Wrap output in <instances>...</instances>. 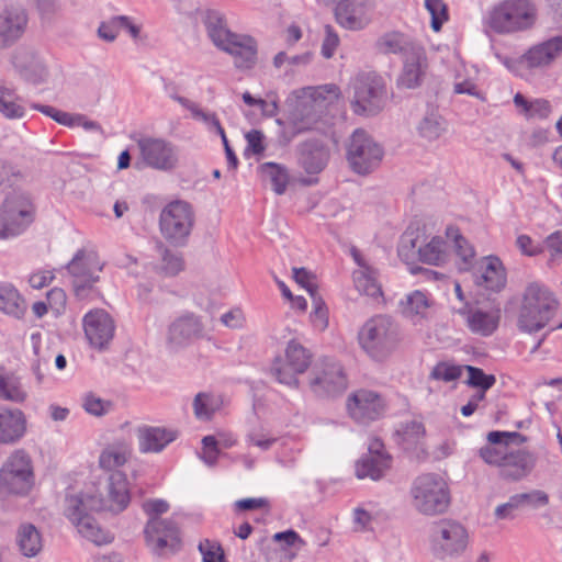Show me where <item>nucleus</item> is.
<instances>
[{
  "mask_svg": "<svg viewBox=\"0 0 562 562\" xmlns=\"http://www.w3.org/2000/svg\"><path fill=\"white\" fill-rule=\"evenodd\" d=\"M358 340L366 353L375 361H384L401 341L398 325L387 316H375L364 323Z\"/></svg>",
  "mask_w": 562,
  "mask_h": 562,
  "instance_id": "nucleus-1",
  "label": "nucleus"
},
{
  "mask_svg": "<svg viewBox=\"0 0 562 562\" xmlns=\"http://www.w3.org/2000/svg\"><path fill=\"white\" fill-rule=\"evenodd\" d=\"M409 495L413 508L425 516L446 513L451 502L448 484L436 473L418 475L412 483Z\"/></svg>",
  "mask_w": 562,
  "mask_h": 562,
  "instance_id": "nucleus-2",
  "label": "nucleus"
},
{
  "mask_svg": "<svg viewBox=\"0 0 562 562\" xmlns=\"http://www.w3.org/2000/svg\"><path fill=\"white\" fill-rule=\"evenodd\" d=\"M95 501L97 495L91 493L67 495L64 512L85 538L101 546L110 543L113 536L108 530L102 529L93 518L92 513L101 512L95 506Z\"/></svg>",
  "mask_w": 562,
  "mask_h": 562,
  "instance_id": "nucleus-3",
  "label": "nucleus"
},
{
  "mask_svg": "<svg viewBox=\"0 0 562 562\" xmlns=\"http://www.w3.org/2000/svg\"><path fill=\"white\" fill-rule=\"evenodd\" d=\"M557 308L553 293L547 286L532 282L525 290L518 326L522 331H538L549 323Z\"/></svg>",
  "mask_w": 562,
  "mask_h": 562,
  "instance_id": "nucleus-4",
  "label": "nucleus"
},
{
  "mask_svg": "<svg viewBox=\"0 0 562 562\" xmlns=\"http://www.w3.org/2000/svg\"><path fill=\"white\" fill-rule=\"evenodd\" d=\"M536 5L530 0H504L485 18V25L497 34L525 31L535 24Z\"/></svg>",
  "mask_w": 562,
  "mask_h": 562,
  "instance_id": "nucleus-5",
  "label": "nucleus"
},
{
  "mask_svg": "<svg viewBox=\"0 0 562 562\" xmlns=\"http://www.w3.org/2000/svg\"><path fill=\"white\" fill-rule=\"evenodd\" d=\"M34 484L32 459L23 449L14 450L0 469V497L26 495Z\"/></svg>",
  "mask_w": 562,
  "mask_h": 562,
  "instance_id": "nucleus-6",
  "label": "nucleus"
},
{
  "mask_svg": "<svg viewBox=\"0 0 562 562\" xmlns=\"http://www.w3.org/2000/svg\"><path fill=\"white\" fill-rule=\"evenodd\" d=\"M193 224L194 211L186 201H172L160 212V233L173 246L182 247L187 244Z\"/></svg>",
  "mask_w": 562,
  "mask_h": 562,
  "instance_id": "nucleus-7",
  "label": "nucleus"
},
{
  "mask_svg": "<svg viewBox=\"0 0 562 562\" xmlns=\"http://www.w3.org/2000/svg\"><path fill=\"white\" fill-rule=\"evenodd\" d=\"M383 155L382 146L366 131L356 130L350 136L347 161L353 172L361 176L371 173L381 164Z\"/></svg>",
  "mask_w": 562,
  "mask_h": 562,
  "instance_id": "nucleus-8",
  "label": "nucleus"
},
{
  "mask_svg": "<svg viewBox=\"0 0 562 562\" xmlns=\"http://www.w3.org/2000/svg\"><path fill=\"white\" fill-rule=\"evenodd\" d=\"M351 89L353 91L351 106L355 113L374 115L382 110L385 85L379 75L374 72L358 75L351 83Z\"/></svg>",
  "mask_w": 562,
  "mask_h": 562,
  "instance_id": "nucleus-9",
  "label": "nucleus"
},
{
  "mask_svg": "<svg viewBox=\"0 0 562 562\" xmlns=\"http://www.w3.org/2000/svg\"><path fill=\"white\" fill-rule=\"evenodd\" d=\"M32 202L23 192L8 195L0 207V239L21 234L33 221Z\"/></svg>",
  "mask_w": 562,
  "mask_h": 562,
  "instance_id": "nucleus-10",
  "label": "nucleus"
},
{
  "mask_svg": "<svg viewBox=\"0 0 562 562\" xmlns=\"http://www.w3.org/2000/svg\"><path fill=\"white\" fill-rule=\"evenodd\" d=\"M312 362V353L295 340L289 341L284 359H274L271 373L279 383L290 387L299 386L297 374L304 373Z\"/></svg>",
  "mask_w": 562,
  "mask_h": 562,
  "instance_id": "nucleus-11",
  "label": "nucleus"
},
{
  "mask_svg": "<svg viewBox=\"0 0 562 562\" xmlns=\"http://www.w3.org/2000/svg\"><path fill=\"white\" fill-rule=\"evenodd\" d=\"M431 540L434 554L439 559H445L464 551L468 533L459 521L441 519L432 524Z\"/></svg>",
  "mask_w": 562,
  "mask_h": 562,
  "instance_id": "nucleus-12",
  "label": "nucleus"
},
{
  "mask_svg": "<svg viewBox=\"0 0 562 562\" xmlns=\"http://www.w3.org/2000/svg\"><path fill=\"white\" fill-rule=\"evenodd\" d=\"M310 387L318 397L336 396L347 387V379L339 363L325 358L311 372Z\"/></svg>",
  "mask_w": 562,
  "mask_h": 562,
  "instance_id": "nucleus-13",
  "label": "nucleus"
},
{
  "mask_svg": "<svg viewBox=\"0 0 562 562\" xmlns=\"http://www.w3.org/2000/svg\"><path fill=\"white\" fill-rule=\"evenodd\" d=\"M66 268L72 278L75 294L81 299L99 281L98 272L102 271L103 263L97 252L80 249Z\"/></svg>",
  "mask_w": 562,
  "mask_h": 562,
  "instance_id": "nucleus-14",
  "label": "nucleus"
},
{
  "mask_svg": "<svg viewBox=\"0 0 562 562\" xmlns=\"http://www.w3.org/2000/svg\"><path fill=\"white\" fill-rule=\"evenodd\" d=\"M142 162L149 168L170 171L178 165V151L175 145L164 138L142 137L137 140Z\"/></svg>",
  "mask_w": 562,
  "mask_h": 562,
  "instance_id": "nucleus-15",
  "label": "nucleus"
},
{
  "mask_svg": "<svg viewBox=\"0 0 562 562\" xmlns=\"http://www.w3.org/2000/svg\"><path fill=\"white\" fill-rule=\"evenodd\" d=\"M346 407L350 418L360 424H368L385 414L386 402L380 393L360 389L348 396Z\"/></svg>",
  "mask_w": 562,
  "mask_h": 562,
  "instance_id": "nucleus-16",
  "label": "nucleus"
},
{
  "mask_svg": "<svg viewBox=\"0 0 562 562\" xmlns=\"http://www.w3.org/2000/svg\"><path fill=\"white\" fill-rule=\"evenodd\" d=\"M131 503L130 484L126 474L122 471L110 473L104 492L97 495L95 506L102 512L120 514L124 512Z\"/></svg>",
  "mask_w": 562,
  "mask_h": 562,
  "instance_id": "nucleus-17",
  "label": "nucleus"
},
{
  "mask_svg": "<svg viewBox=\"0 0 562 562\" xmlns=\"http://www.w3.org/2000/svg\"><path fill=\"white\" fill-rule=\"evenodd\" d=\"M144 535L148 547L157 554L165 550L176 552L180 549L179 527L172 519H148Z\"/></svg>",
  "mask_w": 562,
  "mask_h": 562,
  "instance_id": "nucleus-18",
  "label": "nucleus"
},
{
  "mask_svg": "<svg viewBox=\"0 0 562 562\" xmlns=\"http://www.w3.org/2000/svg\"><path fill=\"white\" fill-rule=\"evenodd\" d=\"M29 23L26 10L21 5H9L0 12V48H8L24 34Z\"/></svg>",
  "mask_w": 562,
  "mask_h": 562,
  "instance_id": "nucleus-19",
  "label": "nucleus"
},
{
  "mask_svg": "<svg viewBox=\"0 0 562 562\" xmlns=\"http://www.w3.org/2000/svg\"><path fill=\"white\" fill-rule=\"evenodd\" d=\"M12 64L23 79L34 85L46 81L48 77L44 60L32 48H16L12 55Z\"/></svg>",
  "mask_w": 562,
  "mask_h": 562,
  "instance_id": "nucleus-20",
  "label": "nucleus"
},
{
  "mask_svg": "<svg viewBox=\"0 0 562 562\" xmlns=\"http://www.w3.org/2000/svg\"><path fill=\"white\" fill-rule=\"evenodd\" d=\"M456 312L464 317L465 325L471 333L483 337L491 336L497 329L501 319L498 308L484 311L469 303H465L463 307Z\"/></svg>",
  "mask_w": 562,
  "mask_h": 562,
  "instance_id": "nucleus-21",
  "label": "nucleus"
},
{
  "mask_svg": "<svg viewBox=\"0 0 562 562\" xmlns=\"http://www.w3.org/2000/svg\"><path fill=\"white\" fill-rule=\"evenodd\" d=\"M83 329L90 345L102 349L113 338L114 323L105 311L95 310L85 316Z\"/></svg>",
  "mask_w": 562,
  "mask_h": 562,
  "instance_id": "nucleus-22",
  "label": "nucleus"
},
{
  "mask_svg": "<svg viewBox=\"0 0 562 562\" xmlns=\"http://www.w3.org/2000/svg\"><path fill=\"white\" fill-rule=\"evenodd\" d=\"M218 49L232 55L237 68L249 69L257 61V42L249 35L234 33Z\"/></svg>",
  "mask_w": 562,
  "mask_h": 562,
  "instance_id": "nucleus-23",
  "label": "nucleus"
},
{
  "mask_svg": "<svg viewBox=\"0 0 562 562\" xmlns=\"http://www.w3.org/2000/svg\"><path fill=\"white\" fill-rule=\"evenodd\" d=\"M487 440L490 445L482 447L479 451V454L485 463L499 468L505 454L509 449L508 443L522 442L526 440V437L515 431L509 432L495 430L488 432Z\"/></svg>",
  "mask_w": 562,
  "mask_h": 562,
  "instance_id": "nucleus-24",
  "label": "nucleus"
},
{
  "mask_svg": "<svg viewBox=\"0 0 562 562\" xmlns=\"http://www.w3.org/2000/svg\"><path fill=\"white\" fill-rule=\"evenodd\" d=\"M533 456L521 449H508L501 463L499 476L506 481H519L526 477L535 467Z\"/></svg>",
  "mask_w": 562,
  "mask_h": 562,
  "instance_id": "nucleus-25",
  "label": "nucleus"
},
{
  "mask_svg": "<svg viewBox=\"0 0 562 562\" xmlns=\"http://www.w3.org/2000/svg\"><path fill=\"white\" fill-rule=\"evenodd\" d=\"M202 333L203 325L200 319L193 314H187L169 326L167 341L171 348H179L201 337Z\"/></svg>",
  "mask_w": 562,
  "mask_h": 562,
  "instance_id": "nucleus-26",
  "label": "nucleus"
},
{
  "mask_svg": "<svg viewBox=\"0 0 562 562\" xmlns=\"http://www.w3.org/2000/svg\"><path fill=\"white\" fill-rule=\"evenodd\" d=\"M26 432V417L19 408L0 406V443L13 445Z\"/></svg>",
  "mask_w": 562,
  "mask_h": 562,
  "instance_id": "nucleus-27",
  "label": "nucleus"
},
{
  "mask_svg": "<svg viewBox=\"0 0 562 562\" xmlns=\"http://www.w3.org/2000/svg\"><path fill=\"white\" fill-rule=\"evenodd\" d=\"M329 150L318 139H308L299 146V165L308 175L321 172L327 165Z\"/></svg>",
  "mask_w": 562,
  "mask_h": 562,
  "instance_id": "nucleus-28",
  "label": "nucleus"
},
{
  "mask_svg": "<svg viewBox=\"0 0 562 562\" xmlns=\"http://www.w3.org/2000/svg\"><path fill=\"white\" fill-rule=\"evenodd\" d=\"M323 113V104L316 98L302 99L297 101L291 113L293 125L292 135L310 131L318 122Z\"/></svg>",
  "mask_w": 562,
  "mask_h": 562,
  "instance_id": "nucleus-29",
  "label": "nucleus"
},
{
  "mask_svg": "<svg viewBox=\"0 0 562 562\" xmlns=\"http://www.w3.org/2000/svg\"><path fill=\"white\" fill-rule=\"evenodd\" d=\"M426 68L427 58L424 48H413V54L404 58V66L397 79V86L406 89L419 87L425 76Z\"/></svg>",
  "mask_w": 562,
  "mask_h": 562,
  "instance_id": "nucleus-30",
  "label": "nucleus"
},
{
  "mask_svg": "<svg viewBox=\"0 0 562 562\" xmlns=\"http://www.w3.org/2000/svg\"><path fill=\"white\" fill-rule=\"evenodd\" d=\"M474 283L492 292L503 290L506 285V273L502 261L494 256L486 257L480 272L474 276Z\"/></svg>",
  "mask_w": 562,
  "mask_h": 562,
  "instance_id": "nucleus-31",
  "label": "nucleus"
},
{
  "mask_svg": "<svg viewBox=\"0 0 562 562\" xmlns=\"http://www.w3.org/2000/svg\"><path fill=\"white\" fill-rule=\"evenodd\" d=\"M33 109L40 111L41 113L49 116L58 124L74 127V126H82L86 131H94L102 133V126L97 122L89 120L83 114H71L68 112L60 111L54 106L33 103L31 105Z\"/></svg>",
  "mask_w": 562,
  "mask_h": 562,
  "instance_id": "nucleus-32",
  "label": "nucleus"
},
{
  "mask_svg": "<svg viewBox=\"0 0 562 562\" xmlns=\"http://www.w3.org/2000/svg\"><path fill=\"white\" fill-rule=\"evenodd\" d=\"M201 21L209 38L217 48L224 45L225 41L229 40L231 35L234 34L227 27L225 15L217 10L207 9L203 11L201 13Z\"/></svg>",
  "mask_w": 562,
  "mask_h": 562,
  "instance_id": "nucleus-33",
  "label": "nucleus"
},
{
  "mask_svg": "<svg viewBox=\"0 0 562 562\" xmlns=\"http://www.w3.org/2000/svg\"><path fill=\"white\" fill-rule=\"evenodd\" d=\"M159 259L154 265V271L162 277L172 278L184 269V260L180 251L168 248L162 241L156 244Z\"/></svg>",
  "mask_w": 562,
  "mask_h": 562,
  "instance_id": "nucleus-34",
  "label": "nucleus"
},
{
  "mask_svg": "<svg viewBox=\"0 0 562 562\" xmlns=\"http://www.w3.org/2000/svg\"><path fill=\"white\" fill-rule=\"evenodd\" d=\"M561 52L562 35H559L531 47L524 57L529 67H541L550 64Z\"/></svg>",
  "mask_w": 562,
  "mask_h": 562,
  "instance_id": "nucleus-35",
  "label": "nucleus"
},
{
  "mask_svg": "<svg viewBox=\"0 0 562 562\" xmlns=\"http://www.w3.org/2000/svg\"><path fill=\"white\" fill-rule=\"evenodd\" d=\"M142 452H160L176 439V432L161 427H144L138 430Z\"/></svg>",
  "mask_w": 562,
  "mask_h": 562,
  "instance_id": "nucleus-36",
  "label": "nucleus"
},
{
  "mask_svg": "<svg viewBox=\"0 0 562 562\" xmlns=\"http://www.w3.org/2000/svg\"><path fill=\"white\" fill-rule=\"evenodd\" d=\"M258 172L261 180L270 183L271 189L278 195L285 192L290 181V175L285 166L272 161L263 162L258 167Z\"/></svg>",
  "mask_w": 562,
  "mask_h": 562,
  "instance_id": "nucleus-37",
  "label": "nucleus"
},
{
  "mask_svg": "<svg viewBox=\"0 0 562 562\" xmlns=\"http://www.w3.org/2000/svg\"><path fill=\"white\" fill-rule=\"evenodd\" d=\"M0 398L13 403H23L27 398V392L21 379L14 373L0 367Z\"/></svg>",
  "mask_w": 562,
  "mask_h": 562,
  "instance_id": "nucleus-38",
  "label": "nucleus"
},
{
  "mask_svg": "<svg viewBox=\"0 0 562 562\" xmlns=\"http://www.w3.org/2000/svg\"><path fill=\"white\" fill-rule=\"evenodd\" d=\"M16 546L19 551L26 558L37 555L42 548V536L32 524H22L16 531Z\"/></svg>",
  "mask_w": 562,
  "mask_h": 562,
  "instance_id": "nucleus-39",
  "label": "nucleus"
},
{
  "mask_svg": "<svg viewBox=\"0 0 562 562\" xmlns=\"http://www.w3.org/2000/svg\"><path fill=\"white\" fill-rule=\"evenodd\" d=\"M131 457V447L125 440H116L102 451L99 458V464L102 469L117 471L116 469L124 465Z\"/></svg>",
  "mask_w": 562,
  "mask_h": 562,
  "instance_id": "nucleus-40",
  "label": "nucleus"
},
{
  "mask_svg": "<svg viewBox=\"0 0 562 562\" xmlns=\"http://www.w3.org/2000/svg\"><path fill=\"white\" fill-rule=\"evenodd\" d=\"M445 131L446 121L438 109L428 106L417 125L419 136L427 140H435L438 139Z\"/></svg>",
  "mask_w": 562,
  "mask_h": 562,
  "instance_id": "nucleus-41",
  "label": "nucleus"
},
{
  "mask_svg": "<svg viewBox=\"0 0 562 562\" xmlns=\"http://www.w3.org/2000/svg\"><path fill=\"white\" fill-rule=\"evenodd\" d=\"M378 48L383 54H402L405 57L413 54V48L420 45L408 41V38L398 32L386 33L381 36L376 43Z\"/></svg>",
  "mask_w": 562,
  "mask_h": 562,
  "instance_id": "nucleus-42",
  "label": "nucleus"
},
{
  "mask_svg": "<svg viewBox=\"0 0 562 562\" xmlns=\"http://www.w3.org/2000/svg\"><path fill=\"white\" fill-rule=\"evenodd\" d=\"M392 457H367L364 456L356 465V474L359 479H371L378 481L384 476L391 468Z\"/></svg>",
  "mask_w": 562,
  "mask_h": 562,
  "instance_id": "nucleus-43",
  "label": "nucleus"
},
{
  "mask_svg": "<svg viewBox=\"0 0 562 562\" xmlns=\"http://www.w3.org/2000/svg\"><path fill=\"white\" fill-rule=\"evenodd\" d=\"M335 2L337 3L335 8V16L341 26L350 30H359L363 27L361 8L353 5L349 0H336Z\"/></svg>",
  "mask_w": 562,
  "mask_h": 562,
  "instance_id": "nucleus-44",
  "label": "nucleus"
},
{
  "mask_svg": "<svg viewBox=\"0 0 562 562\" xmlns=\"http://www.w3.org/2000/svg\"><path fill=\"white\" fill-rule=\"evenodd\" d=\"M446 234L448 238L452 239L456 255L461 260L459 270H469L475 257V250L473 246L459 233V229L456 227H447Z\"/></svg>",
  "mask_w": 562,
  "mask_h": 562,
  "instance_id": "nucleus-45",
  "label": "nucleus"
},
{
  "mask_svg": "<svg viewBox=\"0 0 562 562\" xmlns=\"http://www.w3.org/2000/svg\"><path fill=\"white\" fill-rule=\"evenodd\" d=\"M418 229H406L401 237L397 252L398 257L406 263L414 262L419 257L418 246L425 240Z\"/></svg>",
  "mask_w": 562,
  "mask_h": 562,
  "instance_id": "nucleus-46",
  "label": "nucleus"
},
{
  "mask_svg": "<svg viewBox=\"0 0 562 562\" xmlns=\"http://www.w3.org/2000/svg\"><path fill=\"white\" fill-rule=\"evenodd\" d=\"M25 302L11 285H0V310L16 318L23 316Z\"/></svg>",
  "mask_w": 562,
  "mask_h": 562,
  "instance_id": "nucleus-47",
  "label": "nucleus"
},
{
  "mask_svg": "<svg viewBox=\"0 0 562 562\" xmlns=\"http://www.w3.org/2000/svg\"><path fill=\"white\" fill-rule=\"evenodd\" d=\"M20 100L14 89L0 85V113L3 116L10 120L23 117L25 109Z\"/></svg>",
  "mask_w": 562,
  "mask_h": 562,
  "instance_id": "nucleus-48",
  "label": "nucleus"
},
{
  "mask_svg": "<svg viewBox=\"0 0 562 562\" xmlns=\"http://www.w3.org/2000/svg\"><path fill=\"white\" fill-rule=\"evenodd\" d=\"M418 251L419 261L438 266L446 259V241L441 237H432L429 243L418 246Z\"/></svg>",
  "mask_w": 562,
  "mask_h": 562,
  "instance_id": "nucleus-49",
  "label": "nucleus"
},
{
  "mask_svg": "<svg viewBox=\"0 0 562 562\" xmlns=\"http://www.w3.org/2000/svg\"><path fill=\"white\" fill-rule=\"evenodd\" d=\"M353 282L359 293L378 297L382 295L381 285L375 279V270L373 268L367 270H356L353 272Z\"/></svg>",
  "mask_w": 562,
  "mask_h": 562,
  "instance_id": "nucleus-50",
  "label": "nucleus"
},
{
  "mask_svg": "<svg viewBox=\"0 0 562 562\" xmlns=\"http://www.w3.org/2000/svg\"><path fill=\"white\" fill-rule=\"evenodd\" d=\"M429 307L426 295L420 291H414L406 295L405 301L401 302V312L405 317L414 319L423 317Z\"/></svg>",
  "mask_w": 562,
  "mask_h": 562,
  "instance_id": "nucleus-51",
  "label": "nucleus"
},
{
  "mask_svg": "<svg viewBox=\"0 0 562 562\" xmlns=\"http://www.w3.org/2000/svg\"><path fill=\"white\" fill-rule=\"evenodd\" d=\"M258 544L267 562H291L296 557L292 549L272 543L266 538H262Z\"/></svg>",
  "mask_w": 562,
  "mask_h": 562,
  "instance_id": "nucleus-52",
  "label": "nucleus"
},
{
  "mask_svg": "<svg viewBox=\"0 0 562 562\" xmlns=\"http://www.w3.org/2000/svg\"><path fill=\"white\" fill-rule=\"evenodd\" d=\"M468 371V384L479 390L487 391L496 382V378L493 374H486L482 369L467 366Z\"/></svg>",
  "mask_w": 562,
  "mask_h": 562,
  "instance_id": "nucleus-53",
  "label": "nucleus"
},
{
  "mask_svg": "<svg viewBox=\"0 0 562 562\" xmlns=\"http://www.w3.org/2000/svg\"><path fill=\"white\" fill-rule=\"evenodd\" d=\"M425 7L431 15V29L435 32L441 30L443 22L448 20V9L442 0H425Z\"/></svg>",
  "mask_w": 562,
  "mask_h": 562,
  "instance_id": "nucleus-54",
  "label": "nucleus"
},
{
  "mask_svg": "<svg viewBox=\"0 0 562 562\" xmlns=\"http://www.w3.org/2000/svg\"><path fill=\"white\" fill-rule=\"evenodd\" d=\"M194 415L200 420H209L215 412L214 400L207 393H198L193 400Z\"/></svg>",
  "mask_w": 562,
  "mask_h": 562,
  "instance_id": "nucleus-55",
  "label": "nucleus"
},
{
  "mask_svg": "<svg viewBox=\"0 0 562 562\" xmlns=\"http://www.w3.org/2000/svg\"><path fill=\"white\" fill-rule=\"evenodd\" d=\"M82 407L90 415L102 416L111 409L112 404L92 393H87L82 396Z\"/></svg>",
  "mask_w": 562,
  "mask_h": 562,
  "instance_id": "nucleus-56",
  "label": "nucleus"
},
{
  "mask_svg": "<svg viewBox=\"0 0 562 562\" xmlns=\"http://www.w3.org/2000/svg\"><path fill=\"white\" fill-rule=\"evenodd\" d=\"M199 551L203 562H224L225 560L224 551L218 542L205 539L200 542Z\"/></svg>",
  "mask_w": 562,
  "mask_h": 562,
  "instance_id": "nucleus-57",
  "label": "nucleus"
},
{
  "mask_svg": "<svg viewBox=\"0 0 562 562\" xmlns=\"http://www.w3.org/2000/svg\"><path fill=\"white\" fill-rule=\"evenodd\" d=\"M517 495L521 507L528 506L532 509H538L549 504V495L541 490H532L528 493H519Z\"/></svg>",
  "mask_w": 562,
  "mask_h": 562,
  "instance_id": "nucleus-58",
  "label": "nucleus"
},
{
  "mask_svg": "<svg viewBox=\"0 0 562 562\" xmlns=\"http://www.w3.org/2000/svg\"><path fill=\"white\" fill-rule=\"evenodd\" d=\"M313 302V312L311 314L312 322L314 323L315 327H317L321 330H324L327 327V308L325 306L324 301L322 297L316 294L311 296Z\"/></svg>",
  "mask_w": 562,
  "mask_h": 562,
  "instance_id": "nucleus-59",
  "label": "nucleus"
},
{
  "mask_svg": "<svg viewBox=\"0 0 562 562\" xmlns=\"http://www.w3.org/2000/svg\"><path fill=\"white\" fill-rule=\"evenodd\" d=\"M119 15L112 16L106 21H102L98 27V36L109 43L116 40L120 31Z\"/></svg>",
  "mask_w": 562,
  "mask_h": 562,
  "instance_id": "nucleus-60",
  "label": "nucleus"
},
{
  "mask_svg": "<svg viewBox=\"0 0 562 562\" xmlns=\"http://www.w3.org/2000/svg\"><path fill=\"white\" fill-rule=\"evenodd\" d=\"M142 508L148 516V519H161L160 515L166 514L170 506L165 499L154 498L145 501Z\"/></svg>",
  "mask_w": 562,
  "mask_h": 562,
  "instance_id": "nucleus-61",
  "label": "nucleus"
},
{
  "mask_svg": "<svg viewBox=\"0 0 562 562\" xmlns=\"http://www.w3.org/2000/svg\"><path fill=\"white\" fill-rule=\"evenodd\" d=\"M461 375V369L457 366H449L447 363H438L431 371L430 376L435 380H442L446 382L454 381Z\"/></svg>",
  "mask_w": 562,
  "mask_h": 562,
  "instance_id": "nucleus-62",
  "label": "nucleus"
},
{
  "mask_svg": "<svg viewBox=\"0 0 562 562\" xmlns=\"http://www.w3.org/2000/svg\"><path fill=\"white\" fill-rule=\"evenodd\" d=\"M293 278L297 284L304 288L310 296L318 294L317 285L313 282L314 276L305 268H293Z\"/></svg>",
  "mask_w": 562,
  "mask_h": 562,
  "instance_id": "nucleus-63",
  "label": "nucleus"
},
{
  "mask_svg": "<svg viewBox=\"0 0 562 562\" xmlns=\"http://www.w3.org/2000/svg\"><path fill=\"white\" fill-rule=\"evenodd\" d=\"M520 502L517 494L512 495L504 504L498 505L494 510L496 519H514L515 510L520 508Z\"/></svg>",
  "mask_w": 562,
  "mask_h": 562,
  "instance_id": "nucleus-64",
  "label": "nucleus"
}]
</instances>
